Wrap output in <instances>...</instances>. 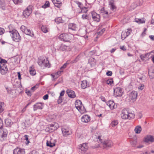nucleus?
<instances>
[{"mask_svg":"<svg viewBox=\"0 0 154 154\" xmlns=\"http://www.w3.org/2000/svg\"><path fill=\"white\" fill-rule=\"evenodd\" d=\"M95 136L97 142L99 143L102 144L103 148L111 147L113 146V143L111 140H103L101 138L100 135L98 136L96 135Z\"/></svg>","mask_w":154,"mask_h":154,"instance_id":"obj_1","label":"nucleus"},{"mask_svg":"<svg viewBox=\"0 0 154 154\" xmlns=\"http://www.w3.org/2000/svg\"><path fill=\"white\" fill-rule=\"evenodd\" d=\"M148 57H149V59L151 58L154 56V50L150 52L147 53Z\"/></svg>","mask_w":154,"mask_h":154,"instance_id":"obj_40","label":"nucleus"},{"mask_svg":"<svg viewBox=\"0 0 154 154\" xmlns=\"http://www.w3.org/2000/svg\"><path fill=\"white\" fill-rule=\"evenodd\" d=\"M147 53L142 54L140 55V57L143 61H146L149 60Z\"/></svg>","mask_w":154,"mask_h":154,"instance_id":"obj_26","label":"nucleus"},{"mask_svg":"<svg viewBox=\"0 0 154 154\" xmlns=\"http://www.w3.org/2000/svg\"><path fill=\"white\" fill-rule=\"evenodd\" d=\"M144 141L147 143L149 142H154V138L151 135L147 136L145 137Z\"/></svg>","mask_w":154,"mask_h":154,"instance_id":"obj_22","label":"nucleus"},{"mask_svg":"<svg viewBox=\"0 0 154 154\" xmlns=\"http://www.w3.org/2000/svg\"><path fill=\"white\" fill-rule=\"evenodd\" d=\"M41 30L43 32L45 33H46L48 32V29L45 26H42L41 27Z\"/></svg>","mask_w":154,"mask_h":154,"instance_id":"obj_37","label":"nucleus"},{"mask_svg":"<svg viewBox=\"0 0 154 154\" xmlns=\"http://www.w3.org/2000/svg\"><path fill=\"white\" fill-rule=\"evenodd\" d=\"M82 18L83 20L88 19V17L87 14H84L82 16Z\"/></svg>","mask_w":154,"mask_h":154,"instance_id":"obj_51","label":"nucleus"},{"mask_svg":"<svg viewBox=\"0 0 154 154\" xmlns=\"http://www.w3.org/2000/svg\"><path fill=\"white\" fill-rule=\"evenodd\" d=\"M0 65L2 64L6 65L7 63V61L5 59H3L1 58L0 57Z\"/></svg>","mask_w":154,"mask_h":154,"instance_id":"obj_43","label":"nucleus"},{"mask_svg":"<svg viewBox=\"0 0 154 154\" xmlns=\"http://www.w3.org/2000/svg\"><path fill=\"white\" fill-rule=\"evenodd\" d=\"M77 4L79 7L81 8L82 9V4L81 3L79 2H78Z\"/></svg>","mask_w":154,"mask_h":154,"instance_id":"obj_61","label":"nucleus"},{"mask_svg":"<svg viewBox=\"0 0 154 154\" xmlns=\"http://www.w3.org/2000/svg\"><path fill=\"white\" fill-rule=\"evenodd\" d=\"M106 83L108 85H112L113 83V79H109L106 81Z\"/></svg>","mask_w":154,"mask_h":154,"instance_id":"obj_39","label":"nucleus"},{"mask_svg":"<svg viewBox=\"0 0 154 154\" xmlns=\"http://www.w3.org/2000/svg\"><path fill=\"white\" fill-rule=\"evenodd\" d=\"M131 31V29H127L126 31H123L122 33L121 38L123 40L125 39L129 35Z\"/></svg>","mask_w":154,"mask_h":154,"instance_id":"obj_11","label":"nucleus"},{"mask_svg":"<svg viewBox=\"0 0 154 154\" xmlns=\"http://www.w3.org/2000/svg\"><path fill=\"white\" fill-rule=\"evenodd\" d=\"M100 13L104 17H107L108 16V12L104 10V8H102L100 10Z\"/></svg>","mask_w":154,"mask_h":154,"instance_id":"obj_28","label":"nucleus"},{"mask_svg":"<svg viewBox=\"0 0 154 154\" xmlns=\"http://www.w3.org/2000/svg\"><path fill=\"white\" fill-rule=\"evenodd\" d=\"M20 29L21 31L23 32H24L26 35H29L32 37L34 36V34L33 32L29 29H28L25 26L22 25L20 27Z\"/></svg>","mask_w":154,"mask_h":154,"instance_id":"obj_6","label":"nucleus"},{"mask_svg":"<svg viewBox=\"0 0 154 154\" xmlns=\"http://www.w3.org/2000/svg\"><path fill=\"white\" fill-rule=\"evenodd\" d=\"M69 47L66 46L62 44L60 47V49L63 51H68L69 49Z\"/></svg>","mask_w":154,"mask_h":154,"instance_id":"obj_33","label":"nucleus"},{"mask_svg":"<svg viewBox=\"0 0 154 154\" xmlns=\"http://www.w3.org/2000/svg\"><path fill=\"white\" fill-rule=\"evenodd\" d=\"M31 91L28 90H26V93L27 94L28 96H30L31 95Z\"/></svg>","mask_w":154,"mask_h":154,"instance_id":"obj_59","label":"nucleus"},{"mask_svg":"<svg viewBox=\"0 0 154 154\" xmlns=\"http://www.w3.org/2000/svg\"><path fill=\"white\" fill-rule=\"evenodd\" d=\"M74 37L73 35L71 34L63 33L59 36V38L65 42H69Z\"/></svg>","mask_w":154,"mask_h":154,"instance_id":"obj_5","label":"nucleus"},{"mask_svg":"<svg viewBox=\"0 0 154 154\" xmlns=\"http://www.w3.org/2000/svg\"><path fill=\"white\" fill-rule=\"evenodd\" d=\"M109 5L110 9L113 11H115L116 9V7L114 3L112 1H110L109 3Z\"/></svg>","mask_w":154,"mask_h":154,"instance_id":"obj_30","label":"nucleus"},{"mask_svg":"<svg viewBox=\"0 0 154 154\" xmlns=\"http://www.w3.org/2000/svg\"><path fill=\"white\" fill-rule=\"evenodd\" d=\"M52 2L54 5L58 8L60 7L62 5V3L60 0H53Z\"/></svg>","mask_w":154,"mask_h":154,"instance_id":"obj_25","label":"nucleus"},{"mask_svg":"<svg viewBox=\"0 0 154 154\" xmlns=\"http://www.w3.org/2000/svg\"><path fill=\"white\" fill-rule=\"evenodd\" d=\"M107 105L111 109H113L117 108V105H115L114 101L109 100L107 103Z\"/></svg>","mask_w":154,"mask_h":154,"instance_id":"obj_18","label":"nucleus"},{"mask_svg":"<svg viewBox=\"0 0 154 154\" xmlns=\"http://www.w3.org/2000/svg\"><path fill=\"white\" fill-rule=\"evenodd\" d=\"M67 65V63H64L63 64V65L60 67V70H63L66 67Z\"/></svg>","mask_w":154,"mask_h":154,"instance_id":"obj_54","label":"nucleus"},{"mask_svg":"<svg viewBox=\"0 0 154 154\" xmlns=\"http://www.w3.org/2000/svg\"><path fill=\"white\" fill-rule=\"evenodd\" d=\"M65 90H63L60 93V96L59 97V99L58 100V103H61L62 102V96H63L65 94Z\"/></svg>","mask_w":154,"mask_h":154,"instance_id":"obj_31","label":"nucleus"},{"mask_svg":"<svg viewBox=\"0 0 154 154\" xmlns=\"http://www.w3.org/2000/svg\"><path fill=\"white\" fill-rule=\"evenodd\" d=\"M137 6V5L136 2L133 3L131 6V8L130 9V10H132L134 9Z\"/></svg>","mask_w":154,"mask_h":154,"instance_id":"obj_49","label":"nucleus"},{"mask_svg":"<svg viewBox=\"0 0 154 154\" xmlns=\"http://www.w3.org/2000/svg\"><path fill=\"white\" fill-rule=\"evenodd\" d=\"M50 4L48 1H47L46 2L45 4L42 6V7L43 8H46L49 6Z\"/></svg>","mask_w":154,"mask_h":154,"instance_id":"obj_45","label":"nucleus"},{"mask_svg":"<svg viewBox=\"0 0 154 154\" xmlns=\"http://www.w3.org/2000/svg\"><path fill=\"white\" fill-rule=\"evenodd\" d=\"M29 72L30 74L32 75H34L35 74L36 72L33 66H32L30 67L29 68Z\"/></svg>","mask_w":154,"mask_h":154,"instance_id":"obj_34","label":"nucleus"},{"mask_svg":"<svg viewBox=\"0 0 154 154\" xmlns=\"http://www.w3.org/2000/svg\"><path fill=\"white\" fill-rule=\"evenodd\" d=\"M145 154H154V150H151L150 151H148L146 152Z\"/></svg>","mask_w":154,"mask_h":154,"instance_id":"obj_52","label":"nucleus"},{"mask_svg":"<svg viewBox=\"0 0 154 154\" xmlns=\"http://www.w3.org/2000/svg\"><path fill=\"white\" fill-rule=\"evenodd\" d=\"M3 125V121L0 117V129H2Z\"/></svg>","mask_w":154,"mask_h":154,"instance_id":"obj_53","label":"nucleus"},{"mask_svg":"<svg viewBox=\"0 0 154 154\" xmlns=\"http://www.w3.org/2000/svg\"><path fill=\"white\" fill-rule=\"evenodd\" d=\"M5 124L6 126L11 127L13 122H11V119H7L5 120Z\"/></svg>","mask_w":154,"mask_h":154,"instance_id":"obj_29","label":"nucleus"},{"mask_svg":"<svg viewBox=\"0 0 154 154\" xmlns=\"http://www.w3.org/2000/svg\"><path fill=\"white\" fill-rule=\"evenodd\" d=\"M9 32L10 33V35L14 41L18 42L20 40L21 37L16 30L15 29H13L12 30H10Z\"/></svg>","mask_w":154,"mask_h":154,"instance_id":"obj_3","label":"nucleus"},{"mask_svg":"<svg viewBox=\"0 0 154 154\" xmlns=\"http://www.w3.org/2000/svg\"><path fill=\"white\" fill-rule=\"evenodd\" d=\"M122 89L121 88H116L114 89V95L116 97H121L122 95Z\"/></svg>","mask_w":154,"mask_h":154,"instance_id":"obj_9","label":"nucleus"},{"mask_svg":"<svg viewBox=\"0 0 154 154\" xmlns=\"http://www.w3.org/2000/svg\"><path fill=\"white\" fill-rule=\"evenodd\" d=\"M81 119L83 122H88L90 121L91 118L88 115H85L82 116Z\"/></svg>","mask_w":154,"mask_h":154,"instance_id":"obj_19","label":"nucleus"},{"mask_svg":"<svg viewBox=\"0 0 154 154\" xmlns=\"http://www.w3.org/2000/svg\"><path fill=\"white\" fill-rule=\"evenodd\" d=\"M75 106L76 108L80 112H82V110L83 108L82 103L80 100H77L75 103Z\"/></svg>","mask_w":154,"mask_h":154,"instance_id":"obj_8","label":"nucleus"},{"mask_svg":"<svg viewBox=\"0 0 154 154\" xmlns=\"http://www.w3.org/2000/svg\"><path fill=\"white\" fill-rule=\"evenodd\" d=\"M107 75L108 76H111L112 75V72L111 71H108L106 73Z\"/></svg>","mask_w":154,"mask_h":154,"instance_id":"obj_58","label":"nucleus"},{"mask_svg":"<svg viewBox=\"0 0 154 154\" xmlns=\"http://www.w3.org/2000/svg\"><path fill=\"white\" fill-rule=\"evenodd\" d=\"M68 28L69 30L75 31L77 27L75 24L73 23H70L68 25Z\"/></svg>","mask_w":154,"mask_h":154,"instance_id":"obj_27","label":"nucleus"},{"mask_svg":"<svg viewBox=\"0 0 154 154\" xmlns=\"http://www.w3.org/2000/svg\"><path fill=\"white\" fill-rule=\"evenodd\" d=\"M105 31V28H103L102 29L101 31L99 32L98 33V35H101Z\"/></svg>","mask_w":154,"mask_h":154,"instance_id":"obj_56","label":"nucleus"},{"mask_svg":"<svg viewBox=\"0 0 154 154\" xmlns=\"http://www.w3.org/2000/svg\"><path fill=\"white\" fill-rule=\"evenodd\" d=\"M142 130L141 127L140 126H137L135 128L134 131L136 133L139 134L140 133Z\"/></svg>","mask_w":154,"mask_h":154,"instance_id":"obj_32","label":"nucleus"},{"mask_svg":"<svg viewBox=\"0 0 154 154\" xmlns=\"http://www.w3.org/2000/svg\"><path fill=\"white\" fill-rule=\"evenodd\" d=\"M135 116L133 113L126 109L122 110L121 114V117L123 119H133Z\"/></svg>","mask_w":154,"mask_h":154,"instance_id":"obj_2","label":"nucleus"},{"mask_svg":"<svg viewBox=\"0 0 154 154\" xmlns=\"http://www.w3.org/2000/svg\"><path fill=\"white\" fill-rule=\"evenodd\" d=\"M137 92L135 91H133L129 94V99L134 102L135 101L137 96Z\"/></svg>","mask_w":154,"mask_h":154,"instance_id":"obj_13","label":"nucleus"},{"mask_svg":"<svg viewBox=\"0 0 154 154\" xmlns=\"http://www.w3.org/2000/svg\"><path fill=\"white\" fill-rule=\"evenodd\" d=\"M46 145L47 146L52 147L55 146V143H51L50 141H49L47 140L46 143Z\"/></svg>","mask_w":154,"mask_h":154,"instance_id":"obj_38","label":"nucleus"},{"mask_svg":"<svg viewBox=\"0 0 154 154\" xmlns=\"http://www.w3.org/2000/svg\"><path fill=\"white\" fill-rule=\"evenodd\" d=\"M13 1L15 4H20L22 2V0H13Z\"/></svg>","mask_w":154,"mask_h":154,"instance_id":"obj_50","label":"nucleus"},{"mask_svg":"<svg viewBox=\"0 0 154 154\" xmlns=\"http://www.w3.org/2000/svg\"><path fill=\"white\" fill-rule=\"evenodd\" d=\"M48 94H45L43 97V99L44 100H46L48 99Z\"/></svg>","mask_w":154,"mask_h":154,"instance_id":"obj_62","label":"nucleus"},{"mask_svg":"<svg viewBox=\"0 0 154 154\" xmlns=\"http://www.w3.org/2000/svg\"><path fill=\"white\" fill-rule=\"evenodd\" d=\"M31 122L29 119L26 120L24 122L25 125L26 127H28L31 125Z\"/></svg>","mask_w":154,"mask_h":154,"instance_id":"obj_42","label":"nucleus"},{"mask_svg":"<svg viewBox=\"0 0 154 154\" xmlns=\"http://www.w3.org/2000/svg\"><path fill=\"white\" fill-rule=\"evenodd\" d=\"M33 106L34 111L38 109H42L43 108L44 104L41 103H37L34 104Z\"/></svg>","mask_w":154,"mask_h":154,"instance_id":"obj_15","label":"nucleus"},{"mask_svg":"<svg viewBox=\"0 0 154 154\" xmlns=\"http://www.w3.org/2000/svg\"><path fill=\"white\" fill-rule=\"evenodd\" d=\"M55 21L57 24L63 23V20L60 17H58L55 19Z\"/></svg>","mask_w":154,"mask_h":154,"instance_id":"obj_35","label":"nucleus"},{"mask_svg":"<svg viewBox=\"0 0 154 154\" xmlns=\"http://www.w3.org/2000/svg\"><path fill=\"white\" fill-rule=\"evenodd\" d=\"M32 12V6H29L24 11L23 14L25 18H27Z\"/></svg>","mask_w":154,"mask_h":154,"instance_id":"obj_7","label":"nucleus"},{"mask_svg":"<svg viewBox=\"0 0 154 154\" xmlns=\"http://www.w3.org/2000/svg\"><path fill=\"white\" fill-rule=\"evenodd\" d=\"M62 131L63 135L66 136L70 134V132L68 128L63 127L62 128Z\"/></svg>","mask_w":154,"mask_h":154,"instance_id":"obj_23","label":"nucleus"},{"mask_svg":"<svg viewBox=\"0 0 154 154\" xmlns=\"http://www.w3.org/2000/svg\"><path fill=\"white\" fill-rule=\"evenodd\" d=\"M118 124V121L114 120L111 123L110 125L112 127H114L117 125Z\"/></svg>","mask_w":154,"mask_h":154,"instance_id":"obj_36","label":"nucleus"},{"mask_svg":"<svg viewBox=\"0 0 154 154\" xmlns=\"http://www.w3.org/2000/svg\"><path fill=\"white\" fill-rule=\"evenodd\" d=\"M8 71V70L6 65H0V72L2 75H5L7 73Z\"/></svg>","mask_w":154,"mask_h":154,"instance_id":"obj_14","label":"nucleus"},{"mask_svg":"<svg viewBox=\"0 0 154 154\" xmlns=\"http://www.w3.org/2000/svg\"><path fill=\"white\" fill-rule=\"evenodd\" d=\"M89 61H91L92 62V63H91V66H93L94 65H95L96 63V60L94 58H91L89 60Z\"/></svg>","mask_w":154,"mask_h":154,"instance_id":"obj_47","label":"nucleus"},{"mask_svg":"<svg viewBox=\"0 0 154 154\" xmlns=\"http://www.w3.org/2000/svg\"><path fill=\"white\" fill-rule=\"evenodd\" d=\"M144 85L143 84H142L138 87V88L139 90H142L144 89Z\"/></svg>","mask_w":154,"mask_h":154,"instance_id":"obj_55","label":"nucleus"},{"mask_svg":"<svg viewBox=\"0 0 154 154\" xmlns=\"http://www.w3.org/2000/svg\"><path fill=\"white\" fill-rule=\"evenodd\" d=\"M25 150L23 149H20L17 148L14 149L13 154H25Z\"/></svg>","mask_w":154,"mask_h":154,"instance_id":"obj_16","label":"nucleus"},{"mask_svg":"<svg viewBox=\"0 0 154 154\" xmlns=\"http://www.w3.org/2000/svg\"><path fill=\"white\" fill-rule=\"evenodd\" d=\"M4 103L3 102L0 103V114L4 111Z\"/></svg>","mask_w":154,"mask_h":154,"instance_id":"obj_41","label":"nucleus"},{"mask_svg":"<svg viewBox=\"0 0 154 154\" xmlns=\"http://www.w3.org/2000/svg\"><path fill=\"white\" fill-rule=\"evenodd\" d=\"M120 48L121 50H122L124 51H125L126 50V48L124 46H120Z\"/></svg>","mask_w":154,"mask_h":154,"instance_id":"obj_60","label":"nucleus"},{"mask_svg":"<svg viewBox=\"0 0 154 154\" xmlns=\"http://www.w3.org/2000/svg\"><path fill=\"white\" fill-rule=\"evenodd\" d=\"M38 63L39 66L43 68L47 67L48 68L50 67L49 62L48 58L45 59L42 57H39L38 58Z\"/></svg>","mask_w":154,"mask_h":154,"instance_id":"obj_4","label":"nucleus"},{"mask_svg":"<svg viewBox=\"0 0 154 154\" xmlns=\"http://www.w3.org/2000/svg\"><path fill=\"white\" fill-rule=\"evenodd\" d=\"M88 10L87 9V8H86L85 7H84V8H83L81 12H82L83 11L84 12H86Z\"/></svg>","mask_w":154,"mask_h":154,"instance_id":"obj_64","label":"nucleus"},{"mask_svg":"<svg viewBox=\"0 0 154 154\" xmlns=\"http://www.w3.org/2000/svg\"><path fill=\"white\" fill-rule=\"evenodd\" d=\"M51 75L53 78V81H54L59 76L56 73L52 74Z\"/></svg>","mask_w":154,"mask_h":154,"instance_id":"obj_46","label":"nucleus"},{"mask_svg":"<svg viewBox=\"0 0 154 154\" xmlns=\"http://www.w3.org/2000/svg\"><path fill=\"white\" fill-rule=\"evenodd\" d=\"M39 84H37L34 86L32 87L31 88L30 90L32 92L34 91L36 89L38 88Z\"/></svg>","mask_w":154,"mask_h":154,"instance_id":"obj_44","label":"nucleus"},{"mask_svg":"<svg viewBox=\"0 0 154 154\" xmlns=\"http://www.w3.org/2000/svg\"><path fill=\"white\" fill-rule=\"evenodd\" d=\"M8 133V131L6 129H3L1 132L0 136V140L1 141H3L6 139Z\"/></svg>","mask_w":154,"mask_h":154,"instance_id":"obj_10","label":"nucleus"},{"mask_svg":"<svg viewBox=\"0 0 154 154\" xmlns=\"http://www.w3.org/2000/svg\"><path fill=\"white\" fill-rule=\"evenodd\" d=\"M66 92L69 97L74 98L75 97V95L73 91L70 89H67Z\"/></svg>","mask_w":154,"mask_h":154,"instance_id":"obj_20","label":"nucleus"},{"mask_svg":"<svg viewBox=\"0 0 154 154\" xmlns=\"http://www.w3.org/2000/svg\"><path fill=\"white\" fill-rule=\"evenodd\" d=\"M29 154H38V153L37 152L35 151H32V152H30Z\"/></svg>","mask_w":154,"mask_h":154,"instance_id":"obj_63","label":"nucleus"},{"mask_svg":"<svg viewBox=\"0 0 154 154\" xmlns=\"http://www.w3.org/2000/svg\"><path fill=\"white\" fill-rule=\"evenodd\" d=\"M81 88L82 89H85L89 86V84L86 80H84L81 82Z\"/></svg>","mask_w":154,"mask_h":154,"instance_id":"obj_21","label":"nucleus"},{"mask_svg":"<svg viewBox=\"0 0 154 154\" xmlns=\"http://www.w3.org/2000/svg\"><path fill=\"white\" fill-rule=\"evenodd\" d=\"M4 32V29L3 28L0 27V35L3 34Z\"/></svg>","mask_w":154,"mask_h":154,"instance_id":"obj_57","label":"nucleus"},{"mask_svg":"<svg viewBox=\"0 0 154 154\" xmlns=\"http://www.w3.org/2000/svg\"><path fill=\"white\" fill-rule=\"evenodd\" d=\"M79 147L82 151L84 152L86 151L88 149V146L87 145V144L85 143L81 144L80 146H79Z\"/></svg>","mask_w":154,"mask_h":154,"instance_id":"obj_24","label":"nucleus"},{"mask_svg":"<svg viewBox=\"0 0 154 154\" xmlns=\"http://www.w3.org/2000/svg\"><path fill=\"white\" fill-rule=\"evenodd\" d=\"M92 17L93 21L99 22L100 20V16L99 14L96 12L93 11L91 12Z\"/></svg>","mask_w":154,"mask_h":154,"instance_id":"obj_12","label":"nucleus"},{"mask_svg":"<svg viewBox=\"0 0 154 154\" xmlns=\"http://www.w3.org/2000/svg\"><path fill=\"white\" fill-rule=\"evenodd\" d=\"M148 74L151 79L154 78V67L152 66L149 68L148 70Z\"/></svg>","mask_w":154,"mask_h":154,"instance_id":"obj_17","label":"nucleus"},{"mask_svg":"<svg viewBox=\"0 0 154 154\" xmlns=\"http://www.w3.org/2000/svg\"><path fill=\"white\" fill-rule=\"evenodd\" d=\"M24 139L26 140V144H28L29 141V140L28 137L29 136L27 135H25L24 136Z\"/></svg>","mask_w":154,"mask_h":154,"instance_id":"obj_48","label":"nucleus"}]
</instances>
